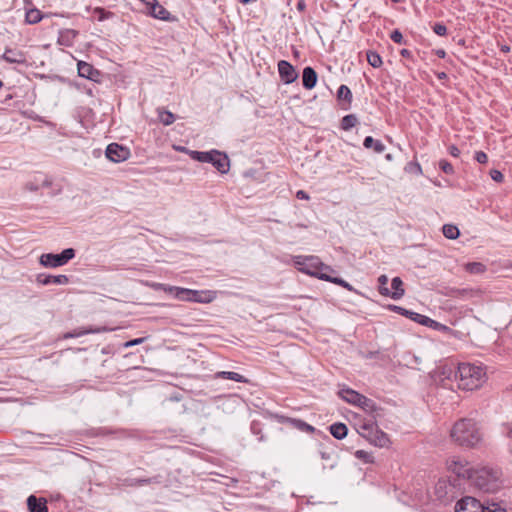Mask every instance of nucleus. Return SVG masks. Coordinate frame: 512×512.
Returning a JSON list of instances; mask_svg holds the SVG:
<instances>
[{"label": "nucleus", "mask_w": 512, "mask_h": 512, "mask_svg": "<svg viewBox=\"0 0 512 512\" xmlns=\"http://www.w3.org/2000/svg\"><path fill=\"white\" fill-rule=\"evenodd\" d=\"M488 380L486 367L481 363H460L457 367V386L463 391H475Z\"/></svg>", "instance_id": "1"}, {"label": "nucleus", "mask_w": 512, "mask_h": 512, "mask_svg": "<svg viewBox=\"0 0 512 512\" xmlns=\"http://www.w3.org/2000/svg\"><path fill=\"white\" fill-rule=\"evenodd\" d=\"M452 440L461 446L474 447L481 441V433L477 424L472 419H460L451 431Z\"/></svg>", "instance_id": "2"}, {"label": "nucleus", "mask_w": 512, "mask_h": 512, "mask_svg": "<svg viewBox=\"0 0 512 512\" xmlns=\"http://www.w3.org/2000/svg\"><path fill=\"white\" fill-rule=\"evenodd\" d=\"M469 480L484 492H495L501 486V472L491 467H480L473 470Z\"/></svg>", "instance_id": "3"}, {"label": "nucleus", "mask_w": 512, "mask_h": 512, "mask_svg": "<svg viewBox=\"0 0 512 512\" xmlns=\"http://www.w3.org/2000/svg\"><path fill=\"white\" fill-rule=\"evenodd\" d=\"M293 262L300 272L316 277L320 280H322V276L335 272L331 266L324 264L319 257L313 255L294 256Z\"/></svg>", "instance_id": "4"}, {"label": "nucleus", "mask_w": 512, "mask_h": 512, "mask_svg": "<svg viewBox=\"0 0 512 512\" xmlns=\"http://www.w3.org/2000/svg\"><path fill=\"white\" fill-rule=\"evenodd\" d=\"M359 434L377 447H387L390 444L388 435L380 430L373 422H364L359 426Z\"/></svg>", "instance_id": "5"}, {"label": "nucleus", "mask_w": 512, "mask_h": 512, "mask_svg": "<svg viewBox=\"0 0 512 512\" xmlns=\"http://www.w3.org/2000/svg\"><path fill=\"white\" fill-rule=\"evenodd\" d=\"M75 257L73 248L64 249L60 254L45 253L39 258L41 265L50 268H56L65 265Z\"/></svg>", "instance_id": "6"}, {"label": "nucleus", "mask_w": 512, "mask_h": 512, "mask_svg": "<svg viewBox=\"0 0 512 512\" xmlns=\"http://www.w3.org/2000/svg\"><path fill=\"white\" fill-rule=\"evenodd\" d=\"M181 294L182 298L180 301L184 302L208 304L216 299V292L211 290H194L183 288Z\"/></svg>", "instance_id": "7"}, {"label": "nucleus", "mask_w": 512, "mask_h": 512, "mask_svg": "<svg viewBox=\"0 0 512 512\" xmlns=\"http://www.w3.org/2000/svg\"><path fill=\"white\" fill-rule=\"evenodd\" d=\"M447 469L458 477L467 479L470 478L474 470L465 459L457 456H453L447 460Z\"/></svg>", "instance_id": "8"}, {"label": "nucleus", "mask_w": 512, "mask_h": 512, "mask_svg": "<svg viewBox=\"0 0 512 512\" xmlns=\"http://www.w3.org/2000/svg\"><path fill=\"white\" fill-rule=\"evenodd\" d=\"M105 155L110 161L120 163L127 160L131 153L129 148L118 143H111L107 146Z\"/></svg>", "instance_id": "9"}, {"label": "nucleus", "mask_w": 512, "mask_h": 512, "mask_svg": "<svg viewBox=\"0 0 512 512\" xmlns=\"http://www.w3.org/2000/svg\"><path fill=\"white\" fill-rule=\"evenodd\" d=\"M457 375V369H455L451 365H440L438 366L433 374L434 381L437 384H440L442 386H446L448 381H451L452 379L456 380Z\"/></svg>", "instance_id": "10"}, {"label": "nucleus", "mask_w": 512, "mask_h": 512, "mask_svg": "<svg viewBox=\"0 0 512 512\" xmlns=\"http://www.w3.org/2000/svg\"><path fill=\"white\" fill-rule=\"evenodd\" d=\"M483 504L474 497H464L456 504V512H482Z\"/></svg>", "instance_id": "11"}, {"label": "nucleus", "mask_w": 512, "mask_h": 512, "mask_svg": "<svg viewBox=\"0 0 512 512\" xmlns=\"http://www.w3.org/2000/svg\"><path fill=\"white\" fill-rule=\"evenodd\" d=\"M278 72L281 80L285 84L293 83L298 77L295 68L288 61L285 60H281L278 62Z\"/></svg>", "instance_id": "12"}, {"label": "nucleus", "mask_w": 512, "mask_h": 512, "mask_svg": "<svg viewBox=\"0 0 512 512\" xmlns=\"http://www.w3.org/2000/svg\"><path fill=\"white\" fill-rule=\"evenodd\" d=\"M77 67H78V74L80 77H83V78H86V79H89L92 81L98 80V78L100 76V72H99V70L94 68L93 65H91L85 61H79L77 64Z\"/></svg>", "instance_id": "13"}, {"label": "nucleus", "mask_w": 512, "mask_h": 512, "mask_svg": "<svg viewBox=\"0 0 512 512\" xmlns=\"http://www.w3.org/2000/svg\"><path fill=\"white\" fill-rule=\"evenodd\" d=\"M26 503L28 512H49L47 500L44 497H36L35 495H30L27 498Z\"/></svg>", "instance_id": "14"}, {"label": "nucleus", "mask_w": 512, "mask_h": 512, "mask_svg": "<svg viewBox=\"0 0 512 512\" xmlns=\"http://www.w3.org/2000/svg\"><path fill=\"white\" fill-rule=\"evenodd\" d=\"M2 59L11 64H24L26 62V55L19 49L8 48L3 53Z\"/></svg>", "instance_id": "15"}, {"label": "nucleus", "mask_w": 512, "mask_h": 512, "mask_svg": "<svg viewBox=\"0 0 512 512\" xmlns=\"http://www.w3.org/2000/svg\"><path fill=\"white\" fill-rule=\"evenodd\" d=\"M37 282L42 285H66L69 283V278L66 275H47L39 274L37 276Z\"/></svg>", "instance_id": "16"}, {"label": "nucleus", "mask_w": 512, "mask_h": 512, "mask_svg": "<svg viewBox=\"0 0 512 512\" xmlns=\"http://www.w3.org/2000/svg\"><path fill=\"white\" fill-rule=\"evenodd\" d=\"M148 14L156 19L170 21L171 14L170 12L164 8L159 2L156 0L151 4V7L148 9Z\"/></svg>", "instance_id": "17"}, {"label": "nucleus", "mask_w": 512, "mask_h": 512, "mask_svg": "<svg viewBox=\"0 0 512 512\" xmlns=\"http://www.w3.org/2000/svg\"><path fill=\"white\" fill-rule=\"evenodd\" d=\"M317 73L312 67H305L302 73V83L305 89L311 90L317 83Z\"/></svg>", "instance_id": "18"}, {"label": "nucleus", "mask_w": 512, "mask_h": 512, "mask_svg": "<svg viewBox=\"0 0 512 512\" xmlns=\"http://www.w3.org/2000/svg\"><path fill=\"white\" fill-rule=\"evenodd\" d=\"M214 160L211 164L222 174L227 173L229 170V158L226 154H223L216 150Z\"/></svg>", "instance_id": "19"}, {"label": "nucleus", "mask_w": 512, "mask_h": 512, "mask_svg": "<svg viewBox=\"0 0 512 512\" xmlns=\"http://www.w3.org/2000/svg\"><path fill=\"white\" fill-rule=\"evenodd\" d=\"M78 32L74 29H64L59 32L58 43L62 46L71 47Z\"/></svg>", "instance_id": "20"}, {"label": "nucleus", "mask_w": 512, "mask_h": 512, "mask_svg": "<svg viewBox=\"0 0 512 512\" xmlns=\"http://www.w3.org/2000/svg\"><path fill=\"white\" fill-rule=\"evenodd\" d=\"M339 396L346 402L358 405L360 400L362 399V394L358 393L357 391L350 389V388H344L339 391Z\"/></svg>", "instance_id": "21"}, {"label": "nucleus", "mask_w": 512, "mask_h": 512, "mask_svg": "<svg viewBox=\"0 0 512 512\" xmlns=\"http://www.w3.org/2000/svg\"><path fill=\"white\" fill-rule=\"evenodd\" d=\"M391 286L393 291L390 290V294L387 295L388 297L398 300L404 296L405 290L403 288V281L400 277H394L392 279Z\"/></svg>", "instance_id": "22"}, {"label": "nucleus", "mask_w": 512, "mask_h": 512, "mask_svg": "<svg viewBox=\"0 0 512 512\" xmlns=\"http://www.w3.org/2000/svg\"><path fill=\"white\" fill-rule=\"evenodd\" d=\"M216 150H211L207 152L201 151H188L189 156L196 161L203 163H211L214 160Z\"/></svg>", "instance_id": "23"}, {"label": "nucleus", "mask_w": 512, "mask_h": 512, "mask_svg": "<svg viewBox=\"0 0 512 512\" xmlns=\"http://www.w3.org/2000/svg\"><path fill=\"white\" fill-rule=\"evenodd\" d=\"M363 146L366 149H373L376 153H382L385 150V145L379 141L373 139L371 136H367L363 141Z\"/></svg>", "instance_id": "24"}, {"label": "nucleus", "mask_w": 512, "mask_h": 512, "mask_svg": "<svg viewBox=\"0 0 512 512\" xmlns=\"http://www.w3.org/2000/svg\"><path fill=\"white\" fill-rule=\"evenodd\" d=\"M322 280L339 285L348 291L357 292V290L350 283L340 277H333L330 275V273L328 275L322 276Z\"/></svg>", "instance_id": "25"}, {"label": "nucleus", "mask_w": 512, "mask_h": 512, "mask_svg": "<svg viewBox=\"0 0 512 512\" xmlns=\"http://www.w3.org/2000/svg\"><path fill=\"white\" fill-rule=\"evenodd\" d=\"M322 280L339 285L348 291L357 292V290L350 283L340 277H333L330 275V273L328 275L322 276Z\"/></svg>", "instance_id": "26"}, {"label": "nucleus", "mask_w": 512, "mask_h": 512, "mask_svg": "<svg viewBox=\"0 0 512 512\" xmlns=\"http://www.w3.org/2000/svg\"><path fill=\"white\" fill-rule=\"evenodd\" d=\"M329 430L332 436L339 440L345 438L348 432L347 426L340 422L332 424Z\"/></svg>", "instance_id": "27"}, {"label": "nucleus", "mask_w": 512, "mask_h": 512, "mask_svg": "<svg viewBox=\"0 0 512 512\" xmlns=\"http://www.w3.org/2000/svg\"><path fill=\"white\" fill-rule=\"evenodd\" d=\"M44 15L37 8H31L26 11L25 22L27 24H37L43 19Z\"/></svg>", "instance_id": "28"}, {"label": "nucleus", "mask_w": 512, "mask_h": 512, "mask_svg": "<svg viewBox=\"0 0 512 512\" xmlns=\"http://www.w3.org/2000/svg\"><path fill=\"white\" fill-rule=\"evenodd\" d=\"M157 114L159 121L165 126L171 125L175 121L174 114L164 108H157Z\"/></svg>", "instance_id": "29"}, {"label": "nucleus", "mask_w": 512, "mask_h": 512, "mask_svg": "<svg viewBox=\"0 0 512 512\" xmlns=\"http://www.w3.org/2000/svg\"><path fill=\"white\" fill-rule=\"evenodd\" d=\"M467 272L471 274H482L486 271V266L481 262H469L464 265Z\"/></svg>", "instance_id": "30"}, {"label": "nucleus", "mask_w": 512, "mask_h": 512, "mask_svg": "<svg viewBox=\"0 0 512 512\" xmlns=\"http://www.w3.org/2000/svg\"><path fill=\"white\" fill-rule=\"evenodd\" d=\"M478 292L471 288L452 289L450 295L457 298L474 297Z\"/></svg>", "instance_id": "31"}, {"label": "nucleus", "mask_w": 512, "mask_h": 512, "mask_svg": "<svg viewBox=\"0 0 512 512\" xmlns=\"http://www.w3.org/2000/svg\"><path fill=\"white\" fill-rule=\"evenodd\" d=\"M443 235L448 239H457L460 235L459 229L457 226L452 224H445L442 228Z\"/></svg>", "instance_id": "32"}, {"label": "nucleus", "mask_w": 512, "mask_h": 512, "mask_svg": "<svg viewBox=\"0 0 512 512\" xmlns=\"http://www.w3.org/2000/svg\"><path fill=\"white\" fill-rule=\"evenodd\" d=\"M407 317L425 326H430L432 323H434V321L431 318L412 311L409 312Z\"/></svg>", "instance_id": "33"}, {"label": "nucleus", "mask_w": 512, "mask_h": 512, "mask_svg": "<svg viewBox=\"0 0 512 512\" xmlns=\"http://www.w3.org/2000/svg\"><path fill=\"white\" fill-rule=\"evenodd\" d=\"M358 119L354 114L346 115L341 120V128L343 130H349L356 126Z\"/></svg>", "instance_id": "34"}, {"label": "nucleus", "mask_w": 512, "mask_h": 512, "mask_svg": "<svg viewBox=\"0 0 512 512\" xmlns=\"http://www.w3.org/2000/svg\"><path fill=\"white\" fill-rule=\"evenodd\" d=\"M160 483V477L154 476L150 478H142V479H133L131 480L130 486H143V485H149V484H159Z\"/></svg>", "instance_id": "35"}, {"label": "nucleus", "mask_w": 512, "mask_h": 512, "mask_svg": "<svg viewBox=\"0 0 512 512\" xmlns=\"http://www.w3.org/2000/svg\"><path fill=\"white\" fill-rule=\"evenodd\" d=\"M337 97L339 100H344L350 104L352 101V93L350 88L346 85H341L337 91Z\"/></svg>", "instance_id": "36"}, {"label": "nucleus", "mask_w": 512, "mask_h": 512, "mask_svg": "<svg viewBox=\"0 0 512 512\" xmlns=\"http://www.w3.org/2000/svg\"><path fill=\"white\" fill-rule=\"evenodd\" d=\"M366 56L368 63L374 68H379L383 63L381 56L375 51H367Z\"/></svg>", "instance_id": "37"}, {"label": "nucleus", "mask_w": 512, "mask_h": 512, "mask_svg": "<svg viewBox=\"0 0 512 512\" xmlns=\"http://www.w3.org/2000/svg\"><path fill=\"white\" fill-rule=\"evenodd\" d=\"M361 407L363 410L368 412H373L376 410V404L371 399L367 398L366 396L362 395V399L360 400L359 404L357 405Z\"/></svg>", "instance_id": "38"}, {"label": "nucleus", "mask_w": 512, "mask_h": 512, "mask_svg": "<svg viewBox=\"0 0 512 512\" xmlns=\"http://www.w3.org/2000/svg\"><path fill=\"white\" fill-rule=\"evenodd\" d=\"M378 283H379L378 290L381 295L387 296L388 294H390V289L387 287L388 277L386 275L379 276Z\"/></svg>", "instance_id": "39"}, {"label": "nucleus", "mask_w": 512, "mask_h": 512, "mask_svg": "<svg viewBox=\"0 0 512 512\" xmlns=\"http://www.w3.org/2000/svg\"><path fill=\"white\" fill-rule=\"evenodd\" d=\"M182 290H183V287L171 286V285L166 284L163 292L171 294L175 299L180 300L182 298V296H181Z\"/></svg>", "instance_id": "40"}, {"label": "nucleus", "mask_w": 512, "mask_h": 512, "mask_svg": "<svg viewBox=\"0 0 512 512\" xmlns=\"http://www.w3.org/2000/svg\"><path fill=\"white\" fill-rule=\"evenodd\" d=\"M218 376H220V377H222L224 379H229V380H233V381H236V382H242L243 381V376L240 375L239 373H236V372L222 371V372L218 373Z\"/></svg>", "instance_id": "41"}, {"label": "nucleus", "mask_w": 512, "mask_h": 512, "mask_svg": "<svg viewBox=\"0 0 512 512\" xmlns=\"http://www.w3.org/2000/svg\"><path fill=\"white\" fill-rule=\"evenodd\" d=\"M482 512H506V509L502 507L499 503H487L483 504Z\"/></svg>", "instance_id": "42"}, {"label": "nucleus", "mask_w": 512, "mask_h": 512, "mask_svg": "<svg viewBox=\"0 0 512 512\" xmlns=\"http://www.w3.org/2000/svg\"><path fill=\"white\" fill-rule=\"evenodd\" d=\"M100 331H101V329H99V328H88V329L77 328V329H74L72 332H73L75 338H77V337H81V336H84V335L90 334V333H99Z\"/></svg>", "instance_id": "43"}, {"label": "nucleus", "mask_w": 512, "mask_h": 512, "mask_svg": "<svg viewBox=\"0 0 512 512\" xmlns=\"http://www.w3.org/2000/svg\"><path fill=\"white\" fill-rule=\"evenodd\" d=\"M355 457L363 460L365 463H372L373 462V455L367 451L364 450H357L355 452Z\"/></svg>", "instance_id": "44"}, {"label": "nucleus", "mask_w": 512, "mask_h": 512, "mask_svg": "<svg viewBox=\"0 0 512 512\" xmlns=\"http://www.w3.org/2000/svg\"><path fill=\"white\" fill-rule=\"evenodd\" d=\"M439 168L445 173V174H453L454 168L451 163H449L447 160H440L439 162Z\"/></svg>", "instance_id": "45"}, {"label": "nucleus", "mask_w": 512, "mask_h": 512, "mask_svg": "<svg viewBox=\"0 0 512 512\" xmlns=\"http://www.w3.org/2000/svg\"><path fill=\"white\" fill-rule=\"evenodd\" d=\"M433 31L439 36H445L447 34V28L442 23H436L433 26Z\"/></svg>", "instance_id": "46"}, {"label": "nucleus", "mask_w": 512, "mask_h": 512, "mask_svg": "<svg viewBox=\"0 0 512 512\" xmlns=\"http://www.w3.org/2000/svg\"><path fill=\"white\" fill-rule=\"evenodd\" d=\"M490 176L494 181L499 182V183L502 182L504 179L502 172L499 170H496V169H492L490 171Z\"/></svg>", "instance_id": "47"}, {"label": "nucleus", "mask_w": 512, "mask_h": 512, "mask_svg": "<svg viewBox=\"0 0 512 512\" xmlns=\"http://www.w3.org/2000/svg\"><path fill=\"white\" fill-rule=\"evenodd\" d=\"M390 38L392 41H394L395 43H398V44H401L403 41V35L399 30H394L391 33Z\"/></svg>", "instance_id": "48"}, {"label": "nucleus", "mask_w": 512, "mask_h": 512, "mask_svg": "<svg viewBox=\"0 0 512 512\" xmlns=\"http://www.w3.org/2000/svg\"><path fill=\"white\" fill-rule=\"evenodd\" d=\"M475 160L478 162V163H481V164H484L488 161V156L486 153H484L483 151H477L475 153Z\"/></svg>", "instance_id": "49"}, {"label": "nucleus", "mask_w": 512, "mask_h": 512, "mask_svg": "<svg viewBox=\"0 0 512 512\" xmlns=\"http://www.w3.org/2000/svg\"><path fill=\"white\" fill-rule=\"evenodd\" d=\"M389 309L400 314V315L406 316V317L408 316V314L410 312L409 310H406L405 308L396 306V305H390Z\"/></svg>", "instance_id": "50"}, {"label": "nucleus", "mask_w": 512, "mask_h": 512, "mask_svg": "<svg viewBox=\"0 0 512 512\" xmlns=\"http://www.w3.org/2000/svg\"><path fill=\"white\" fill-rule=\"evenodd\" d=\"M297 427H299L301 430L303 431H307V432H313L314 431V427L303 422V421H300L298 420L297 421Z\"/></svg>", "instance_id": "51"}, {"label": "nucleus", "mask_w": 512, "mask_h": 512, "mask_svg": "<svg viewBox=\"0 0 512 512\" xmlns=\"http://www.w3.org/2000/svg\"><path fill=\"white\" fill-rule=\"evenodd\" d=\"M151 289L154 291H163L165 289L164 283H158V282H151L147 284Z\"/></svg>", "instance_id": "52"}, {"label": "nucleus", "mask_w": 512, "mask_h": 512, "mask_svg": "<svg viewBox=\"0 0 512 512\" xmlns=\"http://www.w3.org/2000/svg\"><path fill=\"white\" fill-rule=\"evenodd\" d=\"M144 341H145V338H136V339L125 342L124 347L128 348V347H132L135 345H139V344L143 343Z\"/></svg>", "instance_id": "53"}, {"label": "nucleus", "mask_w": 512, "mask_h": 512, "mask_svg": "<svg viewBox=\"0 0 512 512\" xmlns=\"http://www.w3.org/2000/svg\"><path fill=\"white\" fill-rule=\"evenodd\" d=\"M296 197L301 200H309V195L304 190H298Z\"/></svg>", "instance_id": "54"}, {"label": "nucleus", "mask_w": 512, "mask_h": 512, "mask_svg": "<svg viewBox=\"0 0 512 512\" xmlns=\"http://www.w3.org/2000/svg\"><path fill=\"white\" fill-rule=\"evenodd\" d=\"M504 433L510 439H512V423H508L504 426Z\"/></svg>", "instance_id": "55"}, {"label": "nucleus", "mask_w": 512, "mask_h": 512, "mask_svg": "<svg viewBox=\"0 0 512 512\" xmlns=\"http://www.w3.org/2000/svg\"><path fill=\"white\" fill-rule=\"evenodd\" d=\"M448 150L450 155L453 157H458L460 155V150L455 145H451Z\"/></svg>", "instance_id": "56"}, {"label": "nucleus", "mask_w": 512, "mask_h": 512, "mask_svg": "<svg viewBox=\"0 0 512 512\" xmlns=\"http://www.w3.org/2000/svg\"><path fill=\"white\" fill-rule=\"evenodd\" d=\"M306 8V4L304 2V0H300L298 3H297V9L299 11H304Z\"/></svg>", "instance_id": "57"}, {"label": "nucleus", "mask_w": 512, "mask_h": 512, "mask_svg": "<svg viewBox=\"0 0 512 512\" xmlns=\"http://www.w3.org/2000/svg\"><path fill=\"white\" fill-rule=\"evenodd\" d=\"M435 54L439 57V58H445L446 56V52L443 50V49H438L435 51Z\"/></svg>", "instance_id": "58"}, {"label": "nucleus", "mask_w": 512, "mask_h": 512, "mask_svg": "<svg viewBox=\"0 0 512 512\" xmlns=\"http://www.w3.org/2000/svg\"><path fill=\"white\" fill-rule=\"evenodd\" d=\"M400 54L403 57H407V58L411 57V51H409L408 49L401 50Z\"/></svg>", "instance_id": "59"}, {"label": "nucleus", "mask_w": 512, "mask_h": 512, "mask_svg": "<svg viewBox=\"0 0 512 512\" xmlns=\"http://www.w3.org/2000/svg\"><path fill=\"white\" fill-rule=\"evenodd\" d=\"M140 1L145 4L147 9H149L151 7V4H153V2H155L156 0H140Z\"/></svg>", "instance_id": "60"}, {"label": "nucleus", "mask_w": 512, "mask_h": 512, "mask_svg": "<svg viewBox=\"0 0 512 512\" xmlns=\"http://www.w3.org/2000/svg\"><path fill=\"white\" fill-rule=\"evenodd\" d=\"M436 75H437V78L440 80L447 78V74L445 72H438Z\"/></svg>", "instance_id": "61"}, {"label": "nucleus", "mask_w": 512, "mask_h": 512, "mask_svg": "<svg viewBox=\"0 0 512 512\" xmlns=\"http://www.w3.org/2000/svg\"><path fill=\"white\" fill-rule=\"evenodd\" d=\"M70 338H75L73 332H67L63 335V339H70Z\"/></svg>", "instance_id": "62"}, {"label": "nucleus", "mask_w": 512, "mask_h": 512, "mask_svg": "<svg viewBox=\"0 0 512 512\" xmlns=\"http://www.w3.org/2000/svg\"><path fill=\"white\" fill-rule=\"evenodd\" d=\"M501 51H503V52L507 53V52H509V51H510V47H509V46H506V45H505V46H502V47H501Z\"/></svg>", "instance_id": "63"}, {"label": "nucleus", "mask_w": 512, "mask_h": 512, "mask_svg": "<svg viewBox=\"0 0 512 512\" xmlns=\"http://www.w3.org/2000/svg\"><path fill=\"white\" fill-rule=\"evenodd\" d=\"M50 185H51V181L48 180L47 178H45L43 181V186H50Z\"/></svg>", "instance_id": "64"}]
</instances>
